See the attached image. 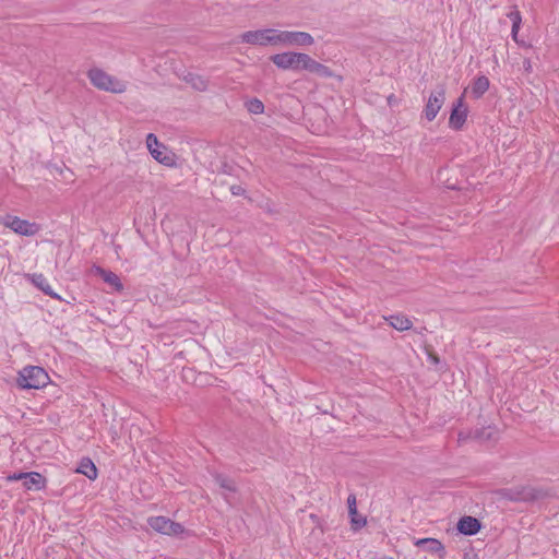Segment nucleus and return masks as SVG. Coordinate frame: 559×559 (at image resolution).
Returning a JSON list of instances; mask_svg holds the SVG:
<instances>
[{
  "label": "nucleus",
  "instance_id": "obj_20",
  "mask_svg": "<svg viewBox=\"0 0 559 559\" xmlns=\"http://www.w3.org/2000/svg\"><path fill=\"white\" fill-rule=\"evenodd\" d=\"M489 80L485 75L475 79L472 85V94L475 98L481 97L489 88Z\"/></svg>",
  "mask_w": 559,
  "mask_h": 559
},
{
  "label": "nucleus",
  "instance_id": "obj_2",
  "mask_svg": "<svg viewBox=\"0 0 559 559\" xmlns=\"http://www.w3.org/2000/svg\"><path fill=\"white\" fill-rule=\"evenodd\" d=\"M49 382V376L44 368L38 366L24 367L19 372L17 384L21 389H41Z\"/></svg>",
  "mask_w": 559,
  "mask_h": 559
},
{
  "label": "nucleus",
  "instance_id": "obj_13",
  "mask_svg": "<svg viewBox=\"0 0 559 559\" xmlns=\"http://www.w3.org/2000/svg\"><path fill=\"white\" fill-rule=\"evenodd\" d=\"M46 478L37 472H27L23 486L26 490H41L46 487Z\"/></svg>",
  "mask_w": 559,
  "mask_h": 559
},
{
  "label": "nucleus",
  "instance_id": "obj_11",
  "mask_svg": "<svg viewBox=\"0 0 559 559\" xmlns=\"http://www.w3.org/2000/svg\"><path fill=\"white\" fill-rule=\"evenodd\" d=\"M297 53V51L275 53L271 57V61L278 69L298 71V58H296Z\"/></svg>",
  "mask_w": 559,
  "mask_h": 559
},
{
  "label": "nucleus",
  "instance_id": "obj_17",
  "mask_svg": "<svg viewBox=\"0 0 559 559\" xmlns=\"http://www.w3.org/2000/svg\"><path fill=\"white\" fill-rule=\"evenodd\" d=\"M76 473L83 474L90 480H95L98 475L97 468L90 457H83L80 461Z\"/></svg>",
  "mask_w": 559,
  "mask_h": 559
},
{
  "label": "nucleus",
  "instance_id": "obj_26",
  "mask_svg": "<svg viewBox=\"0 0 559 559\" xmlns=\"http://www.w3.org/2000/svg\"><path fill=\"white\" fill-rule=\"evenodd\" d=\"M230 190L234 195H240L243 192L240 186H233Z\"/></svg>",
  "mask_w": 559,
  "mask_h": 559
},
{
  "label": "nucleus",
  "instance_id": "obj_1",
  "mask_svg": "<svg viewBox=\"0 0 559 559\" xmlns=\"http://www.w3.org/2000/svg\"><path fill=\"white\" fill-rule=\"evenodd\" d=\"M91 84L105 92L121 94L127 91V83L112 76L99 68H92L87 71Z\"/></svg>",
  "mask_w": 559,
  "mask_h": 559
},
{
  "label": "nucleus",
  "instance_id": "obj_8",
  "mask_svg": "<svg viewBox=\"0 0 559 559\" xmlns=\"http://www.w3.org/2000/svg\"><path fill=\"white\" fill-rule=\"evenodd\" d=\"M275 29L264 28L257 31H248L241 34L240 38L242 43L258 46H274Z\"/></svg>",
  "mask_w": 559,
  "mask_h": 559
},
{
  "label": "nucleus",
  "instance_id": "obj_24",
  "mask_svg": "<svg viewBox=\"0 0 559 559\" xmlns=\"http://www.w3.org/2000/svg\"><path fill=\"white\" fill-rule=\"evenodd\" d=\"M215 481L221 488H223L229 492H234L236 490L235 483L224 475H221V474L215 475Z\"/></svg>",
  "mask_w": 559,
  "mask_h": 559
},
{
  "label": "nucleus",
  "instance_id": "obj_14",
  "mask_svg": "<svg viewBox=\"0 0 559 559\" xmlns=\"http://www.w3.org/2000/svg\"><path fill=\"white\" fill-rule=\"evenodd\" d=\"M457 530L464 535H475L480 530V523L473 516H463L457 523Z\"/></svg>",
  "mask_w": 559,
  "mask_h": 559
},
{
  "label": "nucleus",
  "instance_id": "obj_5",
  "mask_svg": "<svg viewBox=\"0 0 559 559\" xmlns=\"http://www.w3.org/2000/svg\"><path fill=\"white\" fill-rule=\"evenodd\" d=\"M445 102V88L443 85L438 86L435 91H432L428 97V100L423 110L424 117L428 121L435 120L438 112L442 108Z\"/></svg>",
  "mask_w": 559,
  "mask_h": 559
},
{
  "label": "nucleus",
  "instance_id": "obj_28",
  "mask_svg": "<svg viewBox=\"0 0 559 559\" xmlns=\"http://www.w3.org/2000/svg\"><path fill=\"white\" fill-rule=\"evenodd\" d=\"M530 498L534 499V498H536V496L535 495H530Z\"/></svg>",
  "mask_w": 559,
  "mask_h": 559
},
{
  "label": "nucleus",
  "instance_id": "obj_21",
  "mask_svg": "<svg viewBox=\"0 0 559 559\" xmlns=\"http://www.w3.org/2000/svg\"><path fill=\"white\" fill-rule=\"evenodd\" d=\"M185 80L197 91L202 92L207 88V81L199 74L188 73Z\"/></svg>",
  "mask_w": 559,
  "mask_h": 559
},
{
  "label": "nucleus",
  "instance_id": "obj_16",
  "mask_svg": "<svg viewBox=\"0 0 559 559\" xmlns=\"http://www.w3.org/2000/svg\"><path fill=\"white\" fill-rule=\"evenodd\" d=\"M32 282L45 295H47L53 299L61 300V297L52 290L48 280L43 274H33Z\"/></svg>",
  "mask_w": 559,
  "mask_h": 559
},
{
  "label": "nucleus",
  "instance_id": "obj_6",
  "mask_svg": "<svg viewBox=\"0 0 559 559\" xmlns=\"http://www.w3.org/2000/svg\"><path fill=\"white\" fill-rule=\"evenodd\" d=\"M147 524L154 531L169 536H178L183 533V526L181 524L166 516H151L147 520Z\"/></svg>",
  "mask_w": 559,
  "mask_h": 559
},
{
  "label": "nucleus",
  "instance_id": "obj_23",
  "mask_svg": "<svg viewBox=\"0 0 559 559\" xmlns=\"http://www.w3.org/2000/svg\"><path fill=\"white\" fill-rule=\"evenodd\" d=\"M247 110L253 115H261L264 111L263 103L258 98H251L245 104Z\"/></svg>",
  "mask_w": 559,
  "mask_h": 559
},
{
  "label": "nucleus",
  "instance_id": "obj_27",
  "mask_svg": "<svg viewBox=\"0 0 559 559\" xmlns=\"http://www.w3.org/2000/svg\"><path fill=\"white\" fill-rule=\"evenodd\" d=\"M381 559H393L392 557H389V556H384L382 557Z\"/></svg>",
  "mask_w": 559,
  "mask_h": 559
},
{
  "label": "nucleus",
  "instance_id": "obj_18",
  "mask_svg": "<svg viewBox=\"0 0 559 559\" xmlns=\"http://www.w3.org/2000/svg\"><path fill=\"white\" fill-rule=\"evenodd\" d=\"M507 16L512 22L511 36L512 39L519 44L518 35L522 24V15L516 7H513L510 12L507 13Z\"/></svg>",
  "mask_w": 559,
  "mask_h": 559
},
{
  "label": "nucleus",
  "instance_id": "obj_3",
  "mask_svg": "<svg viewBox=\"0 0 559 559\" xmlns=\"http://www.w3.org/2000/svg\"><path fill=\"white\" fill-rule=\"evenodd\" d=\"M274 35V46L308 47L314 43L311 34L301 31L275 29Z\"/></svg>",
  "mask_w": 559,
  "mask_h": 559
},
{
  "label": "nucleus",
  "instance_id": "obj_15",
  "mask_svg": "<svg viewBox=\"0 0 559 559\" xmlns=\"http://www.w3.org/2000/svg\"><path fill=\"white\" fill-rule=\"evenodd\" d=\"M348 512L350 515V521L355 530L360 528L366 525V519L362 516H358L357 507H356V496L354 493L349 495L347 498Z\"/></svg>",
  "mask_w": 559,
  "mask_h": 559
},
{
  "label": "nucleus",
  "instance_id": "obj_25",
  "mask_svg": "<svg viewBox=\"0 0 559 559\" xmlns=\"http://www.w3.org/2000/svg\"><path fill=\"white\" fill-rule=\"evenodd\" d=\"M26 473L27 472L10 474V475L7 476V480L8 481H17V480H23L24 481Z\"/></svg>",
  "mask_w": 559,
  "mask_h": 559
},
{
  "label": "nucleus",
  "instance_id": "obj_22",
  "mask_svg": "<svg viewBox=\"0 0 559 559\" xmlns=\"http://www.w3.org/2000/svg\"><path fill=\"white\" fill-rule=\"evenodd\" d=\"M103 280L111 285L112 287H115L117 290H120L122 288V284L118 277L117 274H115L114 272L111 271H105V270H100L99 271Z\"/></svg>",
  "mask_w": 559,
  "mask_h": 559
},
{
  "label": "nucleus",
  "instance_id": "obj_19",
  "mask_svg": "<svg viewBox=\"0 0 559 559\" xmlns=\"http://www.w3.org/2000/svg\"><path fill=\"white\" fill-rule=\"evenodd\" d=\"M390 325L397 331H407L413 326V322L405 316L396 314L386 318Z\"/></svg>",
  "mask_w": 559,
  "mask_h": 559
},
{
  "label": "nucleus",
  "instance_id": "obj_4",
  "mask_svg": "<svg viewBox=\"0 0 559 559\" xmlns=\"http://www.w3.org/2000/svg\"><path fill=\"white\" fill-rule=\"evenodd\" d=\"M0 224L21 236H35L40 230L38 224L10 214L0 216Z\"/></svg>",
  "mask_w": 559,
  "mask_h": 559
},
{
  "label": "nucleus",
  "instance_id": "obj_10",
  "mask_svg": "<svg viewBox=\"0 0 559 559\" xmlns=\"http://www.w3.org/2000/svg\"><path fill=\"white\" fill-rule=\"evenodd\" d=\"M467 118V107L464 105V98L461 96L453 104L450 118H449V127L453 130H461L466 122Z\"/></svg>",
  "mask_w": 559,
  "mask_h": 559
},
{
  "label": "nucleus",
  "instance_id": "obj_7",
  "mask_svg": "<svg viewBox=\"0 0 559 559\" xmlns=\"http://www.w3.org/2000/svg\"><path fill=\"white\" fill-rule=\"evenodd\" d=\"M296 58H298V71L305 70L321 78H331L333 75L329 67L318 62L307 53L298 52Z\"/></svg>",
  "mask_w": 559,
  "mask_h": 559
},
{
  "label": "nucleus",
  "instance_id": "obj_9",
  "mask_svg": "<svg viewBox=\"0 0 559 559\" xmlns=\"http://www.w3.org/2000/svg\"><path fill=\"white\" fill-rule=\"evenodd\" d=\"M147 148L151 155L160 164L170 166L174 164V155L169 154L166 147L158 142L157 138L150 133L146 138Z\"/></svg>",
  "mask_w": 559,
  "mask_h": 559
},
{
  "label": "nucleus",
  "instance_id": "obj_12",
  "mask_svg": "<svg viewBox=\"0 0 559 559\" xmlns=\"http://www.w3.org/2000/svg\"><path fill=\"white\" fill-rule=\"evenodd\" d=\"M415 545L423 547L426 551L438 554L440 558L445 557V550L442 543L436 538H421L415 542Z\"/></svg>",
  "mask_w": 559,
  "mask_h": 559
}]
</instances>
